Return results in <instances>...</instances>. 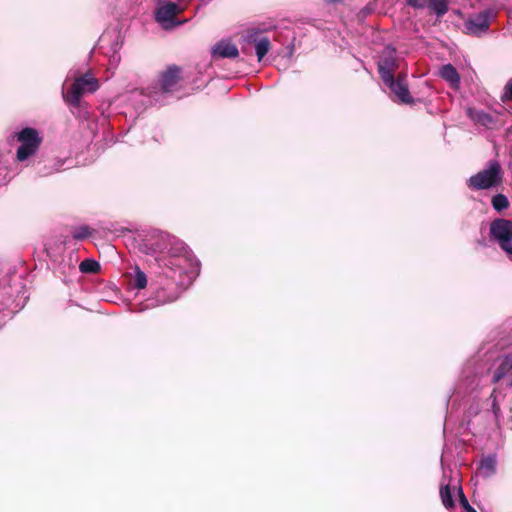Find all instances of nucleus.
Here are the masks:
<instances>
[{
  "instance_id": "obj_12",
  "label": "nucleus",
  "mask_w": 512,
  "mask_h": 512,
  "mask_svg": "<svg viewBox=\"0 0 512 512\" xmlns=\"http://www.w3.org/2000/svg\"><path fill=\"white\" fill-rule=\"evenodd\" d=\"M72 166V160L69 158H56L48 164H43L37 169L40 176H49L57 172H61Z\"/></svg>"
},
{
  "instance_id": "obj_8",
  "label": "nucleus",
  "mask_w": 512,
  "mask_h": 512,
  "mask_svg": "<svg viewBox=\"0 0 512 512\" xmlns=\"http://www.w3.org/2000/svg\"><path fill=\"white\" fill-rule=\"evenodd\" d=\"M400 59L395 47L387 45L381 51L377 62L378 73L381 80H385L395 75V72L399 68Z\"/></svg>"
},
{
  "instance_id": "obj_6",
  "label": "nucleus",
  "mask_w": 512,
  "mask_h": 512,
  "mask_svg": "<svg viewBox=\"0 0 512 512\" xmlns=\"http://www.w3.org/2000/svg\"><path fill=\"white\" fill-rule=\"evenodd\" d=\"M183 12V7L171 1H160L155 10V20L164 29L170 30L184 23L176 20V16Z\"/></svg>"
},
{
  "instance_id": "obj_29",
  "label": "nucleus",
  "mask_w": 512,
  "mask_h": 512,
  "mask_svg": "<svg viewBox=\"0 0 512 512\" xmlns=\"http://www.w3.org/2000/svg\"><path fill=\"white\" fill-rule=\"evenodd\" d=\"M502 101H512V80H509L503 90V94L501 96Z\"/></svg>"
},
{
  "instance_id": "obj_16",
  "label": "nucleus",
  "mask_w": 512,
  "mask_h": 512,
  "mask_svg": "<svg viewBox=\"0 0 512 512\" xmlns=\"http://www.w3.org/2000/svg\"><path fill=\"white\" fill-rule=\"evenodd\" d=\"M213 55L220 58H236L239 55V50L230 41H220L214 46Z\"/></svg>"
},
{
  "instance_id": "obj_34",
  "label": "nucleus",
  "mask_w": 512,
  "mask_h": 512,
  "mask_svg": "<svg viewBox=\"0 0 512 512\" xmlns=\"http://www.w3.org/2000/svg\"><path fill=\"white\" fill-rule=\"evenodd\" d=\"M363 12H364L365 14H367V13H369V9H368V8H364Z\"/></svg>"
},
{
  "instance_id": "obj_2",
  "label": "nucleus",
  "mask_w": 512,
  "mask_h": 512,
  "mask_svg": "<svg viewBox=\"0 0 512 512\" xmlns=\"http://www.w3.org/2000/svg\"><path fill=\"white\" fill-rule=\"evenodd\" d=\"M179 72L180 70L177 66L169 67L161 74L156 86L148 88L145 94L143 91L135 90L132 92V96L134 98L143 96L145 99L142 100V104L145 106L160 102V96L172 92L177 85Z\"/></svg>"
},
{
  "instance_id": "obj_4",
  "label": "nucleus",
  "mask_w": 512,
  "mask_h": 512,
  "mask_svg": "<svg viewBox=\"0 0 512 512\" xmlns=\"http://www.w3.org/2000/svg\"><path fill=\"white\" fill-rule=\"evenodd\" d=\"M503 171L497 160H490L485 169L468 179V186L474 190L496 187L502 182Z\"/></svg>"
},
{
  "instance_id": "obj_33",
  "label": "nucleus",
  "mask_w": 512,
  "mask_h": 512,
  "mask_svg": "<svg viewBox=\"0 0 512 512\" xmlns=\"http://www.w3.org/2000/svg\"><path fill=\"white\" fill-rule=\"evenodd\" d=\"M508 387L512 389V379L509 381Z\"/></svg>"
},
{
  "instance_id": "obj_9",
  "label": "nucleus",
  "mask_w": 512,
  "mask_h": 512,
  "mask_svg": "<svg viewBox=\"0 0 512 512\" xmlns=\"http://www.w3.org/2000/svg\"><path fill=\"white\" fill-rule=\"evenodd\" d=\"M382 82L387 88H389L398 102L403 104H411L414 102L413 97L409 92L405 74H399L396 78L395 75L391 76L382 80Z\"/></svg>"
},
{
  "instance_id": "obj_15",
  "label": "nucleus",
  "mask_w": 512,
  "mask_h": 512,
  "mask_svg": "<svg viewBox=\"0 0 512 512\" xmlns=\"http://www.w3.org/2000/svg\"><path fill=\"white\" fill-rule=\"evenodd\" d=\"M497 457L495 454H490L480 460L477 474L482 478H490L496 473Z\"/></svg>"
},
{
  "instance_id": "obj_7",
  "label": "nucleus",
  "mask_w": 512,
  "mask_h": 512,
  "mask_svg": "<svg viewBox=\"0 0 512 512\" xmlns=\"http://www.w3.org/2000/svg\"><path fill=\"white\" fill-rule=\"evenodd\" d=\"M480 382L481 376L478 372H474L470 363L466 364L463 370V378L454 389L453 394L450 396V400L455 402L460 397H465L466 395L473 393L480 386Z\"/></svg>"
},
{
  "instance_id": "obj_32",
  "label": "nucleus",
  "mask_w": 512,
  "mask_h": 512,
  "mask_svg": "<svg viewBox=\"0 0 512 512\" xmlns=\"http://www.w3.org/2000/svg\"><path fill=\"white\" fill-rule=\"evenodd\" d=\"M327 3L329 4H334V3H339V2H342L343 0H325Z\"/></svg>"
},
{
  "instance_id": "obj_13",
  "label": "nucleus",
  "mask_w": 512,
  "mask_h": 512,
  "mask_svg": "<svg viewBox=\"0 0 512 512\" xmlns=\"http://www.w3.org/2000/svg\"><path fill=\"white\" fill-rule=\"evenodd\" d=\"M246 42L254 44L258 61H261L268 53L271 42L266 36H259L257 33H250L245 38Z\"/></svg>"
},
{
  "instance_id": "obj_3",
  "label": "nucleus",
  "mask_w": 512,
  "mask_h": 512,
  "mask_svg": "<svg viewBox=\"0 0 512 512\" xmlns=\"http://www.w3.org/2000/svg\"><path fill=\"white\" fill-rule=\"evenodd\" d=\"M13 138L19 144L15 154V159L19 163L28 162L34 157L43 142L40 131L33 127H24L14 132Z\"/></svg>"
},
{
  "instance_id": "obj_1",
  "label": "nucleus",
  "mask_w": 512,
  "mask_h": 512,
  "mask_svg": "<svg viewBox=\"0 0 512 512\" xmlns=\"http://www.w3.org/2000/svg\"><path fill=\"white\" fill-rule=\"evenodd\" d=\"M143 251L151 255L159 253L155 261L160 269L152 283L154 296L145 309L175 301L199 274V262L187 245L167 233L151 235L144 241Z\"/></svg>"
},
{
  "instance_id": "obj_19",
  "label": "nucleus",
  "mask_w": 512,
  "mask_h": 512,
  "mask_svg": "<svg viewBox=\"0 0 512 512\" xmlns=\"http://www.w3.org/2000/svg\"><path fill=\"white\" fill-rule=\"evenodd\" d=\"M458 487L459 486H457V485H454L453 487H451V485L449 483L442 484L440 487L441 501H442L444 507L448 510L452 509L455 505L453 493L455 490L458 491Z\"/></svg>"
},
{
  "instance_id": "obj_26",
  "label": "nucleus",
  "mask_w": 512,
  "mask_h": 512,
  "mask_svg": "<svg viewBox=\"0 0 512 512\" xmlns=\"http://www.w3.org/2000/svg\"><path fill=\"white\" fill-rule=\"evenodd\" d=\"M92 233V230L87 225H81L75 227L72 231V237L75 240H84L89 237Z\"/></svg>"
},
{
  "instance_id": "obj_21",
  "label": "nucleus",
  "mask_w": 512,
  "mask_h": 512,
  "mask_svg": "<svg viewBox=\"0 0 512 512\" xmlns=\"http://www.w3.org/2000/svg\"><path fill=\"white\" fill-rule=\"evenodd\" d=\"M76 80L88 93H93L99 88L98 80L91 73H85Z\"/></svg>"
},
{
  "instance_id": "obj_28",
  "label": "nucleus",
  "mask_w": 512,
  "mask_h": 512,
  "mask_svg": "<svg viewBox=\"0 0 512 512\" xmlns=\"http://www.w3.org/2000/svg\"><path fill=\"white\" fill-rule=\"evenodd\" d=\"M458 496H459V502L462 508L465 512H477L470 504L468 499L463 493V490L461 487H458Z\"/></svg>"
},
{
  "instance_id": "obj_35",
  "label": "nucleus",
  "mask_w": 512,
  "mask_h": 512,
  "mask_svg": "<svg viewBox=\"0 0 512 512\" xmlns=\"http://www.w3.org/2000/svg\"><path fill=\"white\" fill-rule=\"evenodd\" d=\"M293 48H294V45H291V47H290V53H292Z\"/></svg>"
},
{
  "instance_id": "obj_22",
  "label": "nucleus",
  "mask_w": 512,
  "mask_h": 512,
  "mask_svg": "<svg viewBox=\"0 0 512 512\" xmlns=\"http://www.w3.org/2000/svg\"><path fill=\"white\" fill-rule=\"evenodd\" d=\"M427 8L433 11L437 17L444 16L448 11V5L445 0H428Z\"/></svg>"
},
{
  "instance_id": "obj_20",
  "label": "nucleus",
  "mask_w": 512,
  "mask_h": 512,
  "mask_svg": "<svg viewBox=\"0 0 512 512\" xmlns=\"http://www.w3.org/2000/svg\"><path fill=\"white\" fill-rule=\"evenodd\" d=\"M505 395H503L501 392H498L497 389H494L489 398L487 399V404L490 405L491 412L494 416V419L496 422L500 421V418L502 416L499 401L500 399H503Z\"/></svg>"
},
{
  "instance_id": "obj_25",
  "label": "nucleus",
  "mask_w": 512,
  "mask_h": 512,
  "mask_svg": "<svg viewBox=\"0 0 512 512\" xmlns=\"http://www.w3.org/2000/svg\"><path fill=\"white\" fill-rule=\"evenodd\" d=\"M492 207L497 212H501L509 207V200L504 194H496L491 200Z\"/></svg>"
},
{
  "instance_id": "obj_18",
  "label": "nucleus",
  "mask_w": 512,
  "mask_h": 512,
  "mask_svg": "<svg viewBox=\"0 0 512 512\" xmlns=\"http://www.w3.org/2000/svg\"><path fill=\"white\" fill-rule=\"evenodd\" d=\"M442 79L450 84L452 88H458L460 85V75L452 64H445L439 70Z\"/></svg>"
},
{
  "instance_id": "obj_5",
  "label": "nucleus",
  "mask_w": 512,
  "mask_h": 512,
  "mask_svg": "<svg viewBox=\"0 0 512 512\" xmlns=\"http://www.w3.org/2000/svg\"><path fill=\"white\" fill-rule=\"evenodd\" d=\"M490 236L512 261V221L495 219L490 224Z\"/></svg>"
},
{
  "instance_id": "obj_23",
  "label": "nucleus",
  "mask_w": 512,
  "mask_h": 512,
  "mask_svg": "<svg viewBox=\"0 0 512 512\" xmlns=\"http://www.w3.org/2000/svg\"><path fill=\"white\" fill-rule=\"evenodd\" d=\"M133 275V286L134 288L140 290L144 289L147 286L148 280L146 274L139 268V266H135Z\"/></svg>"
},
{
  "instance_id": "obj_27",
  "label": "nucleus",
  "mask_w": 512,
  "mask_h": 512,
  "mask_svg": "<svg viewBox=\"0 0 512 512\" xmlns=\"http://www.w3.org/2000/svg\"><path fill=\"white\" fill-rule=\"evenodd\" d=\"M480 401L478 399L473 398L472 402L470 403L469 407L466 410V416L468 418L475 417L480 412Z\"/></svg>"
},
{
  "instance_id": "obj_17",
  "label": "nucleus",
  "mask_w": 512,
  "mask_h": 512,
  "mask_svg": "<svg viewBox=\"0 0 512 512\" xmlns=\"http://www.w3.org/2000/svg\"><path fill=\"white\" fill-rule=\"evenodd\" d=\"M84 93H86V90L84 87L80 86L77 80L74 81L67 91L63 90L62 92L64 100L74 107L79 105L80 99Z\"/></svg>"
},
{
  "instance_id": "obj_11",
  "label": "nucleus",
  "mask_w": 512,
  "mask_h": 512,
  "mask_svg": "<svg viewBox=\"0 0 512 512\" xmlns=\"http://www.w3.org/2000/svg\"><path fill=\"white\" fill-rule=\"evenodd\" d=\"M469 118L477 125L483 126L489 130L499 129L503 122L498 115L487 113L483 110L469 108L467 110Z\"/></svg>"
},
{
  "instance_id": "obj_30",
  "label": "nucleus",
  "mask_w": 512,
  "mask_h": 512,
  "mask_svg": "<svg viewBox=\"0 0 512 512\" xmlns=\"http://www.w3.org/2000/svg\"><path fill=\"white\" fill-rule=\"evenodd\" d=\"M406 3L413 8L422 9L427 7L428 0H406Z\"/></svg>"
},
{
  "instance_id": "obj_10",
  "label": "nucleus",
  "mask_w": 512,
  "mask_h": 512,
  "mask_svg": "<svg viewBox=\"0 0 512 512\" xmlns=\"http://www.w3.org/2000/svg\"><path fill=\"white\" fill-rule=\"evenodd\" d=\"M494 16L492 9H485L477 14L471 15L465 22V27L472 35H481L489 29V22Z\"/></svg>"
},
{
  "instance_id": "obj_24",
  "label": "nucleus",
  "mask_w": 512,
  "mask_h": 512,
  "mask_svg": "<svg viewBox=\"0 0 512 512\" xmlns=\"http://www.w3.org/2000/svg\"><path fill=\"white\" fill-rule=\"evenodd\" d=\"M79 270L85 274L96 273L100 270V264L94 259L87 258L80 263Z\"/></svg>"
},
{
  "instance_id": "obj_31",
  "label": "nucleus",
  "mask_w": 512,
  "mask_h": 512,
  "mask_svg": "<svg viewBox=\"0 0 512 512\" xmlns=\"http://www.w3.org/2000/svg\"><path fill=\"white\" fill-rule=\"evenodd\" d=\"M6 307H8L7 300L0 301V311L4 310Z\"/></svg>"
},
{
  "instance_id": "obj_14",
  "label": "nucleus",
  "mask_w": 512,
  "mask_h": 512,
  "mask_svg": "<svg viewBox=\"0 0 512 512\" xmlns=\"http://www.w3.org/2000/svg\"><path fill=\"white\" fill-rule=\"evenodd\" d=\"M512 374V349L500 358V363L492 375V383Z\"/></svg>"
}]
</instances>
